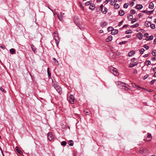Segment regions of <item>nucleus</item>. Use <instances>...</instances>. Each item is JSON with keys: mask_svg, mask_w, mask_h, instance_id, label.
Returning <instances> with one entry per match:
<instances>
[{"mask_svg": "<svg viewBox=\"0 0 156 156\" xmlns=\"http://www.w3.org/2000/svg\"><path fill=\"white\" fill-rule=\"evenodd\" d=\"M116 84L117 87L120 88L124 89L126 90H128L129 89L127 87V85L124 83L120 81H118L116 82Z\"/></svg>", "mask_w": 156, "mask_h": 156, "instance_id": "nucleus-1", "label": "nucleus"}, {"mask_svg": "<svg viewBox=\"0 0 156 156\" xmlns=\"http://www.w3.org/2000/svg\"><path fill=\"white\" fill-rule=\"evenodd\" d=\"M109 70L111 73H113L115 76H118L119 75V73L117 72L116 69L111 67L109 68Z\"/></svg>", "mask_w": 156, "mask_h": 156, "instance_id": "nucleus-2", "label": "nucleus"}, {"mask_svg": "<svg viewBox=\"0 0 156 156\" xmlns=\"http://www.w3.org/2000/svg\"><path fill=\"white\" fill-rule=\"evenodd\" d=\"M67 98L70 103L71 104H73L74 103L75 99L73 95L70 94L69 95V94H68Z\"/></svg>", "mask_w": 156, "mask_h": 156, "instance_id": "nucleus-3", "label": "nucleus"}, {"mask_svg": "<svg viewBox=\"0 0 156 156\" xmlns=\"http://www.w3.org/2000/svg\"><path fill=\"white\" fill-rule=\"evenodd\" d=\"M138 151L140 154H143L148 152V150L146 148L141 147L139 148Z\"/></svg>", "mask_w": 156, "mask_h": 156, "instance_id": "nucleus-4", "label": "nucleus"}, {"mask_svg": "<svg viewBox=\"0 0 156 156\" xmlns=\"http://www.w3.org/2000/svg\"><path fill=\"white\" fill-rule=\"evenodd\" d=\"M146 138L147 139L146 140V141H149L151 140L152 139V136L151 134L150 133H148L147 135Z\"/></svg>", "mask_w": 156, "mask_h": 156, "instance_id": "nucleus-5", "label": "nucleus"}, {"mask_svg": "<svg viewBox=\"0 0 156 156\" xmlns=\"http://www.w3.org/2000/svg\"><path fill=\"white\" fill-rule=\"evenodd\" d=\"M48 138L50 141H51L53 140L54 137L52 136V134L51 133L49 132L48 133Z\"/></svg>", "mask_w": 156, "mask_h": 156, "instance_id": "nucleus-6", "label": "nucleus"}, {"mask_svg": "<svg viewBox=\"0 0 156 156\" xmlns=\"http://www.w3.org/2000/svg\"><path fill=\"white\" fill-rule=\"evenodd\" d=\"M57 90V92L60 94H61L62 93V89L61 87H60L59 86L57 87L55 89Z\"/></svg>", "mask_w": 156, "mask_h": 156, "instance_id": "nucleus-7", "label": "nucleus"}, {"mask_svg": "<svg viewBox=\"0 0 156 156\" xmlns=\"http://www.w3.org/2000/svg\"><path fill=\"white\" fill-rule=\"evenodd\" d=\"M55 43L56 44L57 46H58L59 43V42L60 41L59 39V38L58 37H55Z\"/></svg>", "mask_w": 156, "mask_h": 156, "instance_id": "nucleus-8", "label": "nucleus"}, {"mask_svg": "<svg viewBox=\"0 0 156 156\" xmlns=\"http://www.w3.org/2000/svg\"><path fill=\"white\" fill-rule=\"evenodd\" d=\"M15 149L16 151L18 153H19L20 154H23L22 151L19 149L18 147H15Z\"/></svg>", "mask_w": 156, "mask_h": 156, "instance_id": "nucleus-9", "label": "nucleus"}, {"mask_svg": "<svg viewBox=\"0 0 156 156\" xmlns=\"http://www.w3.org/2000/svg\"><path fill=\"white\" fill-rule=\"evenodd\" d=\"M136 37L138 38L139 40H141L143 38V36L141 34L139 33L136 34Z\"/></svg>", "mask_w": 156, "mask_h": 156, "instance_id": "nucleus-10", "label": "nucleus"}, {"mask_svg": "<svg viewBox=\"0 0 156 156\" xmlns=\"http://www.w3.org/2000/svg\"><path fill=\"white\" fill-rule=\"evenodd\" d=\"M143 7L142 5L140 4H137L136 6V8L138 10L141 9Z\"/></svg>", "mask_w": 156, "mask_h": 156, "instance_id": "nucleus-11", "label": "nucleus"}, {"mask_svg": "<svg viewBox=\"0 0 156 156\" xmlns=\"http://www.w3.org/2000/svg\"><path fill=\"white\" fill-rule=\"evenodd\" d=\"M52 85L55 88H56L57 87H58L59 86L58 85L57 83L56 82L52 81Z\"/></svg>", "mask_w": 156, "mask_h": 156, "instance_id": "nucleus-12", "label": "nucleus"}, {"mask_svg": "<svg viewBox=\"0 0 156 156\" xmlns=\"http://www.w3.org/2000/svg\"><path fill=\"white\" fill-rule=\"evenodd\" d=\"M108 11V9L106 7H104V8L101 10V12L103 13L106 14Z\"/></svg>", "mask_w": 156, "mask_h": 156, "instance_id": "nucleus-13", "label": "nucleus"}, {"mask_svg": "<svg viewBox=\"0 0 156 156\" xmlns=\"http://www.w3.org/2000/svg\"><path fill=\"white\" fill-rule=\"evenodd\" d=\"M112 36H109L106 39V41L107 42H108L112 40Z\"/></svg>", "mask_w": 156, "mask_h": 156, "instance_id": "nucleus-14", "label": "nucleus"}, {"mask_svg": "<svg viewBox=\"0 0 156 156\" xmlns=\"http://www.w3.org/2000/svg\"><path fill=\"white\" fill-rule=\"evenodd\" d=\"M84 112L86 114V115H87L88 114H89L90 113V110L88 109H85L84 111Z\"/></svg>", "mask_w": 156, "mask_h": 156, "instance_id": "nucleus-15", "label": "nucleus"}, {"mask_svg": "<svg viewBox=\"0 0 156 156\" xmlns=\"http://www.w3.org/2000/svg\"><path fill=\"white\" fill-rule=\"evenodd\" d=\"M135 53V52L134 51H131L128 53V56L129 57H130L134 54Z\"/></svg>", "mask_w": 156, "mask_h": 156, "instance_id": "nucleus-16", "label": "nucleus"}, {"mask_svg": "<svg viewBox=\"0 0 156 156\" xmlns=\"http://www.w3.org/2000/svg\"><path fill=\"white\" fill-rule=\"evenodd\" d=\"M118 30H113L111 32V34L112 35H115L118 33Z\"/></svg>", "mask_w": 156, "mask_h": 156, "instance_id": "nucleus-17", "label": "nucleus"}, {"mask_svg": "<svg viewBox=\"0 0 156 156\" xmlns=\"http://www.w3.org/2000/svg\"><path fill=\"white\" fill-rule=\"evenodd\" d=\"M134 85H135V86H136V87H137V88H137V89H138V88H141V89H142L144 90L145 91H147L149 92H150L151 91L150 90H147L146 89H145V88H144L141 87H139V86H136V85L135 84H134Z\"/></svg>", "mask_w": 156, "mask_h": 156, "instance_id": "nucleus-18", "label": "nucleus"}, {"mask_svg": "<svg viewBox=\"0 0 156 156\" xmlns=\"http://www.w3.org/2000/svg\"><path fill=\"white\" fill-rule=\"evenodd\" d=\"M137 63L136 62H134L133 63H131L130 65L129 66V67H132L135 66H136L137 64Z\"/></svg>", "mask_w": 156, "mask_h": 156, "instance_id": "nucleus-19", "label": "nucleus"}, {"mask_svg": "<svg viewBox=\"0 0 156 156\" xmlns=\"http://www.w3.org/2000/svg\"><path fill=\"white\" fill-rule=\"evenodd\" d=\"M154 4L152 2H150L149 5V8L151 9H152L154 8Z\"/></svg>", "mask_w": 156, "mask_h": 156, "instance_id": "nucleus-20", "label": "nucleus"}, {"mask_svg": "<svg viewBox=\"0 0 156 156\" xmlns=\"http://www.w3.org/2000/svg\"><path fill=\"white\" fill-rule=\"evenodd\" d=\"M151 25V23L150 22L148 21H146L145 22V25L146 27H148L150 26Z\"/></svg>", "mask_w": 156, "mask_h": 156, "instance_id": "nucleus-21", "label": "nucleus"}, {"mask_svg": "<svg viewBox=\"0 0 156 156\" xmlns=\"http://www.w3.org/2000/svg\"><path fill=\"white\" fill-rule=\"evenodd\" d=\"M119 14L121 16H122L124 14V12L122 10H120L119 11Z\"/></svg>", "mask_w": 156, "mask_h": 156, "instance_id": "nucleus-22", "label": "nucleus"}, {"mask_svg": "<svg viewBox=\"0 0 156 156\" xmlns=\"http://www.w3.org/2000/svg\"><path fill=\"white\" fill-rule=\"evenodd\" d=\"M10 52L12 54H14L15 53V50L13 48H11L9 50Z\"/></svg>", "mask_w": 156, "mask_h": 156, "instance_id": "nucleus-23", "label": "nucleus"}, {"mask_svg": "<svg viewBox=\"0 0 156 156\" xmlns=\"http://www.w3.org/2000/svg\"><path fill=\"white\" fill-rule=\"evenodd\" d=\"M153 38V36L152 35L148 37L147 38H146V40L147 41L152 40Z\"/></svg>", "mask_w": 156, "mask_h": 156, "instance_id": "nucleus-24", "label": "nucleus"}, {"mask_svg": "<svg viewBox=\"0 0 156 156\" xmlns=\"http://www.w3.org/2000/svg\"><path fill=\"white\" fill-rule=\"evenodd\" d=\"M52 60L54 62L56 65H58V62L56 60V58H52Z\"/></svg>", "mask_w": 156, "mask_h": 156, "instance_id": "nucleus-25", "label": "nucleus"}, {"mask_svg": "<svg viewBox=\"0 0 156 156\" xmlns=\"http://www.w3.org/2000/svg\"><path fill=\"white\" fill-rule=\"evenodd\" d=\"M69 145L70 146H73L74 144V142L72 140H69L68 141Z\"/></svg>", "mask_w": 156, "mask_h": 156, "instance_id": "nucleus-26", "label": "nucleus"}, {"mask_svg": "<svg viewBox=\"0 0 156 156\" xmlns=\"http://www.w3.org/2000/svg\"><path fill=\"white\" fill-rule=\"evenodd\" d=\"M67 144L66 142L65 141H64L61 142V145L62 146H65Z\"/></svg>", "mask_w": 156, "mask_h": 156, "instance_id": "nucleus-27", "label": "nucleus"}, {"mask_svg": "<svg viewBox=\"0 0 156 156\" xmlns=\"http://www.w3.org/2000/svg\"><path fill=\"white\" fill-rule=\"evenodd\" d=\"M107 25V23L106 22H102L101 25V26L102 27H104L106 26Z\"/></svg>", "mask_w": 156, "mask_h": 156, "instance_id": "nucleus-28", "label": "nucleus"}, {"mask_svg": "<svg viewBox=\"0 0 156 156\" xmlns=\"http://www.w3.org/2000/svg\"><path fill=\"white\" fill-rule=\"evenodd\" d=\"M117 2V0H111L110 3L111 5H113L115 2Z\"/></svg>", "mask_w": 156, "mask_h": 156, "instance_id": "nucleus-29", "label": "nucleus"}, {"mask_svg": "<svg viewBox=\"0 0 156 156\" xmlns=\"http://www.w3.org/2000/svg\"><path fill=\"white\" fill-rule=\"evenodd\" d=\"M139 25V24L138 23H137L136 24L133 25L131 26V27H132L133 28H136L138 27Z\"/></svg>", "mask_w": 156, "mask_h": 156, "instance_id": "nucleus-30", "label": "nucleus"}, {"mask_svg": "<svg viewBox=\"0 0 156 156\" xmlns=\"http://www.w3.org/2000/svg\"><path fill=\"white\" fill-rule=\"evenodd\" d=\"M114 7L115 9H118L119 8V6L118 4H115Z\"/></svg>", "mask_w": 156, "mask_h": 156, "instance_id": "nucleus-31", "label": "nucleus"}, {"mask_svg": "<svg viewBox=\"0 0 156 156\" xmlns=\"http://www.w3.org/2000/svg\"><path fill=\"white\" fill-rule=\"evenodd\" d=\"M31 47L33 51L35 53L36 50L34 46L33 45H31Z\"/></svg>", "mask_w": 156, "mask_h": 156, "instance_id": "nucleus-32", "label": "nucleus"}, {"mask_svg": "<svg viewBox=\"0 0 156 156\" xmlns=\"http://www.w3.org/2000/svg\"><path fill=\"white\" fill-rule=\"evenodd\" d=\"M57 16L60 20L61 21H62V18H63V16H62L61 15V16H59V15L58 14H57Z\"/></svg>", "mask_w": 156, "mask_h": 156, "instance_id": "nucleus-33", "label": "nucleus"}, {"mask_svg": "<svg viewBox=\"0 0 156 156\" xmlns=\"http://www.w3.org/2000/svg\"><path fill=\"white\" fill-rule=\"evenodd\" d=\"M128 18L129 19V20H131L133 18V16L132 15H129L127 16Z\"/></svg>", "mask_w": 156, "mask_h": 156, "instance_id": "nucleus-34", "label": "nucleus"}, {"mask_svg": "<svg viewBox=\"0 0 156 156\" xmlns=\"http://www.w3.org/2000/svg\"><path fill=\"white\" fill-rule=\"evenodd\" d=\"M150 26L151 28L152 29H154L155 28V25L154 24L151 23V25H150Z\"/></svg>", "mask_w": 156, "mask_h": 156, "instance_id": "nucleus-35", "label": "nucleus"}, {"mask_svg": "<svg viewBox=\"0 0 156 156\" xmlns=\"http://www.w3.org/2000/svg\"><path fill=\"white\" fill-rule=\"evenodd\" d=\"M145 51L144 48H141L140 50V52L141 54H142Z\"/></svg>", "mask_w": 156, "mask_h": 156, "instance_id": "nucleus-36", "label": "nucleus"}, {"mask_svg": "<svg viewBox=\"0 0 156 156\" xmlns=\"http://www.w3.org/2000/svg\"><path fill=\"white\" fill-rule=\"evenodd\" d=\"M128 5H129L128 3H126L124 5L123 7L125 8L126 9V8H127Z\"/></svg>", "mask_w": 156, "mask_h": 156, "instance_id": "nucleus-37", "label": "nucleus"}, {"mask_svg": "<svg viewBox=\"0 0 156 156\" xmlns=\"http://www.w3.org/2000/svg\"><path fill=\"white\" fill-rule=\"evenodd\" d=\"M151 62L150 60L147 61L146 62V64L147 66H148L151 64Z\"/></svg>", "mask_w": 156, "mask_h": 156, "instance_id": "nucleus-38", "label": "nucleus"}, {"mask_svg": "<svg viewBox=\"0 0 156 156\" xmlns=\"http://www.w3.org/2000/svg\"><path fill=\"white\" fill-rule=\"evenodd\" d=\"M132 33L131 30H127L126 31V34H130Z\"/></svg>", "mask_w": 156, "mask_h": 156, "instance_id": "nucleus-39", "label": "nucleus"}, {"mask_svg": "<svg viewBox=\"0 0 156 156\" xmlns=\"http://www.w3.org/2000/svg\"><path fill=\"white\" fill-rule=\"evenodd\" d=\"M152 54L154 56L156 55V50H154L152 51Z\"/></svg>", "mask_w": 156, "mask_h": 156, "instance_id": "nucleus-40", "label": "nucleus"}, {"mask_svg": "<svg viewBox=\"0 0 156 156\" xmlns=\"http://www.w3.org/2000/svg\"><path fill=\"white\" fill-rule=\"evenodd\" d=\"M91 3V1H88L87 2L85 3V5H90Z\"/></svg>", "mask_w": 156, "mask_h": 156, "instance_id": "nucleus-41", "label": "nucleus"}, {"mask_svg": "<svg viewBox=\"0 0 156 156\" xmlns=\"http://www.w3.org/2000/svg\"><path fill=\"white\" fill-rule=\"evenodd\" d=\"M143 47L146 49L147 50L149 48V47L148 45L147 44H145L144 45Z\"/></svg>", "mask_w": 156, "mask_h": 156, "instance_id": "nucleus-42", "label": "nucleus"}, {"mask_svg": "<svg viewBox=\"0 0 156 156\" xmlns=\"http://www.w3.org/2000/svg\"><path fill=\"white\" fill-rule=\"evenodd\" d=\"M130 12H131V14H134L135 13L136 11L132 9V10H131Z\"/></svg>", "mask_w": 156, "mask_h": 156, "instance_id": "nucleus-43", "label": "nucleus"}, {"mask_svg": "<svg viewBox=\"0 0 156 156\" xmlns=\"http://www.w3.org/2000/svg\"><path fill=\"white\" fill-rule=\"evenodd\" d=\"M108 30L109 31H112V30L113 29V28L112 27H109L108 28Z\"/></svg>", "mask_w": 156, "mask_h": 156, "instance_id": "nucleus-44", "label": "nucleus"}, {"mask_svg": "<svg viewBox=\"0 0 156 156\" xmlns=\"http://www.w3.org/2000/svg\"><path fill=\"white\" fill-rule=\"evenodd\" d=\"M95 8V6L93 5H90V6L89 9H94Z\"/></svg>", "mask_w": 156, "mask_h": 156, "instance_id": "nucleus-45", "label": "nucleus"}, {"mask_svg": "<svg viewBox=\"0 0 156 156\" xmlns=\"http://www.w3.org/2000/svg\"><path fill=\"white\" fill-rule=\"evenodd\" d=\"M127 42L126 41H123L121 42H120L119 43V44H126Z\"/></svg>", "mask_w": 156, "mask_h": 156, "instance_id": "nucleus-46", "label": "nucleus"}, {"mask_svg": "<svg viewBox=\"0 0 156 156\" xmlns=\"http://www.w3.org/2000/svg\"><path fill=\"white\" fill-rule=\"evenodd\" d=\"M0 89L1 91L3 92H5V90L2 87H0Z\"/></svg>", "mask_w": 156, "mask_h": 156, "instance_id": "nucleus-47", "label": "nucleus"}, {"mask_svg": "<svg viewBox=\"0 0 156 156\" xmlns=\"http://www.w3.org/2000/svg\"><path fill=\"white\" fill-rule=\"evenodd\" d=\"M155 80H152L150 84H151V85H152V84H153L154 83V82H155Z\"/></svg>", "mask_w": 156, "mask_h": 156, "instance_id": "nucleus-48", "label": "nucleus"}, {"mask_svg": "<svg viewBox=\"0 0 156 156\" xmlns=\"http://www.w3.org/2000/svg\"><path fill=\"white\" fill-rule=\"evenodd\" d=\"M137 20H136V19H133V20H132L131 22V23H134V22H135L136 21H137Z\"/></svg>", "mask_w": 156, "mask_h": 156, "instance_id": "nucleus-49", "label": "nucleus"}, {"mask_svg": "<svg viewBox=\"0 0 156 156\" xmlns=\"http://www.w3.org/2000/svg\"><path fill=\"white\" fill-rule=\"evenodd\" d=\"M148 34L147 33H146L145 34L144 36L145 37H146V38H147V37H148Z\"/></svg>", "mask_w": 156, "mask_h": 156, "instance_id": "nucleus-50", "label": "nucleus"}, {"mask_svg": "<svg viewBox=\"0 0 156 156\" xmlns=\"http://www.w3.org/2000/svg\"><path fill=\"white\" fill-rule=\"evenodd\" d=\"M148 77V76L147 75H145V76H144L143 78V79L144 80H145L146 79V78H147Z\"/></svg>", "mask_w": 156, "mask_h": 156, "instance_id": "nucleus-51", "label": "nucleus"}, {"mask_svg": "<svg viewBox=\"0 0 156 156\" xmlns=\"http://www.w3.org/2000/svg\"><path fill=\"white\" fill-rule=\"evenodd\" d=\"M0 48L3 49H4L5 48V46L4 45H2L0 46Z\"/></svg>", "mask_w": 156, "mask_h": 156, "instance_id": "nucleus-52", "label": "nucleus"}, {"mask_svg": "<svg viewBox=\"0 0 156 156\" xmlns=\"http://www.w3.org/2000/svg\"><path fill=\"white\" fill-rule=\"evenodd\" d=\"M123 22V21H122L121 22H120L119 23L118 26H121L122 25Z\"/></svg>", "mask_w": 156, "mask_h": 156, "instance_id": "nucleus-53", "label": "nucleus"}, {"mask_svg": "<svg viewBox=\"0 0 156 156\" xmlns=\"http://www.w3.org/2000/svg\"><path fill=\"white\" fill-rule=\"evenodd\" d=\"M54 34H55V35H54L55 37H56L58 36V34L56 33V32H55Z\"/></svg>", "mask_w": 156, "mask_h": 156, "instance_id": "nucleus-54", "label": "nucleus"}, {"mask_svg": "<svg viewBox=\"0 0 156 156\" xmlns=\"http://www.w3.org/2000/svg\"><path fill=\"white\" fill-rule=\"evenodd\" d=\"M153 12V10L149 11L148 12V14H151V13H152V12Z\"/></svg>", "mask_w": 156, "mask_h": 156, "instance_id": "nucleus-55", "label": "nucleus"}, {"mask_svg": "<svg viewBox=\"0 0 156 156\" xmlns=\"http://www.w3.org/2000/svg\"><path fill=\"white\" fill-rule=\"evenodd\" d=\"M148 55H149L148 54H145L143 56V57L144 58H146V57H147Z\"/></svg>", "mask_w": 156, "mask_h": 156, "instance_id": "nucleus-56", "label": "nucleus"}, {"mask_svg": "<svg viewBox=\"0 0 156 156\" xmlns=\"http://www.w3.org/2000/svg\"><path fill=\"white\" fill-rule=\"evenodd\" d=\"M136 59L135 58H133L131 59V61L132 62H133L135 61Z\"/></svg>", "mask_w": 156, "mask_h": 156, "instance_id": "nucleus-57", "label": "nucleus"}, {"mask_svg": "<svg viewBox=\"0 0 156 156\" xmlns=\"http://www.w3.org/2000/svg\"><path fill=\"white\" fill-rule=\"evenodd\" d=\"M74 22L77 25L78 24V23H77V21L76 20H74Z\"/></svg>", "mask_w": 156, "mask_h": 156, "instance_id": "nucleus-58", "label": "nucleus"}, {"mask_svg": "<svg viewBox=\"0 0 156 156\" xmlns=\"http://www.w3.org/2000/svg\"><path fill=\"white\" fill-rule=\"evenodd\" d=\"M100 8H101V10L102 9L104 8V7H103V5H101Z\"/></svg>", "mask_w": 156, "mask_h": 156, "instance_id": "nucleus-59", "label": "nucleus"}, {"mask_svg": "<svg viewBox=\"0 0 156 156\" xmlns=\"http://www.w3.org/2000/svg\"><path fill=\"white\" fill-rule=\"evenodd\" d=\"M103 32V31L102 30H101L99 31V33H102Z\"/></svg>", "mask_w": 156, "mask_h": 156, "instance_id": "nucleus-60", "label": "nucleus"}, {"mask_svg": "<svg viewBox=\"0 0 156 156\" xmlns=\"http://www.w3.org/2000/svg\"><path fill=\"white\" fill-rule=\"evenodd\" d=\"M65 13H63V12H61V15L62 16H63L64 15Z\"/></svg>", "mask_w": 156, "mask_h": 156, "instance_id": "nucleus-61", "label": "nucleus"}, {"mask_svg": "<svg viewBox=\"0 0 156 156\" xmlns=\"http://www.w3.org/2000/svg\"><path fill=\"white\" fill-rule=\"evenodd\" d=\"M133 73H137V71L136 69H134L133 70Z\"/></svg>", "mask_w": 156, "mask_h": 156, "instance_id": "nucleus-62", "label": "nucleus"}, {"mask_svg": "<svg viewBox=\"0 0 156 156\" xmlns=\"http://www.w3.org/2000/svg\"><path fill=\"white\" fill-rule=\"evenodd\" d=\"M142 12L144 13H147L148 12L147 10H145L142 11Z\"/></svg>", "mask_w": 156, "mask_h": 156, "instance_id": "nucleus-63", "label": "nucleus"}, {"mask_svg": "<svg viewBox=\"0 0 156 156\" xmlns=\"http://www.w3.org/2000/svg\"><path fill=\"white\" fill-rule=\"evenodd\" d=\"M154 44H156V38L154 39Z\"/></svg>", "mask_w": 156, "mask_h": 156, "instance_id": "nucleus-64", "label": "nucleus"}]
</instances>
